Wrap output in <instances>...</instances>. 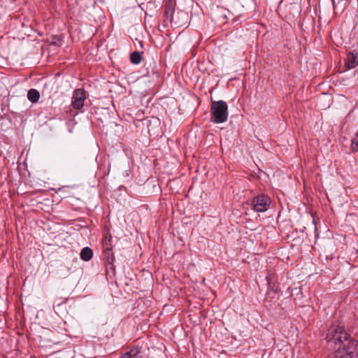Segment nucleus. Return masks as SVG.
<instances>
[{
    "mask_svg": "<svg viewBox=\"0 0 358 358\" xmlns=\"http://www.w3.org/2000/svg\"><path fill=\"white\" fill-rule=\"evenodd\" d=\"M325 339L331 348L337 350L336 358H355L357 356L358 341L351 337L343 327L331 326Z\"/></svg>",
    "mask_w": 358,
    "mask_h": 358,
    "instance_id": "obj_1",
    "label": "nucleus"
},
{
    "mask_svg": "<svg viewBox=\"0 0 358 358\" xmlns=\"http://www.w3.org/2000/svg\"><path fill=\"white\" fill-rule=\"evenodd\" d=\"M210 122L215 124H220L228 119V106L222 100L212 101L210 107Z\"/></svg>",
    "mask_w": 358,
    "mask_h": 358,
    "instance_id": "obj_2",
    "label": "nucleus"
},
{
    "mask_svg": "<svg viewBox=\"0 0 358 358\" xmlns=\"http://www.w3.org/2000/svg\"><path fill=\"white\" fill-rule=\"evenodd\" d=\"M271 198L264 194L255 196L252 200V210L257 213H264L270 208Z\"/></svg>",
    "mask_w": 358,
    "mask_h": 358,
    "instance_id": "obj_3",
    "label": "nucleus"
},
{
    "mask_svg": "<svg viewBox=\"0 0 358 358\" xmlns=\"http://www.w3.org/2000/svg\"><path fill=\"white\" fill-rule=\"evenodd\" d=\"M86 99L85 92L83 89H76L73 92L71 105L74 109H81Z\"/></svg>",
    "mask_w": 358,
    "mask_h": 358,
    "instance_id": "obj_4",
    "label": "nucleus"
},
{
    "mask_svg": "<svg viewBox=\"0 0 358 358\" xmlns=\"http://www.w3.org/2000/svg\"><path fill=\"white\" fill-rule=\"evenodd\" d=\"M175 6L171 0H168L164 5V16L166 19L171 22H173L175 24L181 26L182 23L175 19Z\"/></svg>",
    "mask_w": 358,
    "mask_h": 358,
    "instance_id": "obj_5",
    "label": "nucleus"
},
{
    "mask_svg": "<svg viewBox=\"0 0 358 358\" xmlns=\"http://www.w3.org/2000/svg\"><path fill=\"white\" fill-rule=\"evenodd\" d=\"M118 358H144L143 348L142 346H132L129 351H127Z\"/></svg>",
    "mask_w": 358,
    "mask_h": 358,
    "instance_id": "obj_6",
    "label": "nucleus"
},
{
    "mask_svg": "<svg viewBox=\"0 0 358 358\" xmlns=\"http://www.w3.org/2000/svg\"><path fill=\"white\" fill-rule=\"evenodd\" d=\"M266 281L267 285L268 287V290L266 293V298L271 296L272 294H277L279 290V285L278 284L275 283V278L274 275L273 274H268L266 275Z\"/></svg>",
    "mask_w": 358,
    "mask_h": 358,
    "instance_id": "obj_7",
    "label": "nucleus"
},
{
    "mask_svg": "<svg viewBox=\"0 0 358 358\" xmlns=\"http://www.w3.org/2000/svg\"><path fill=\"white\" fill-rule=\"evenodd\" d=\"M345 62L348 69L355 68L358 65V52L355 51L349 52L345 59Z\"/></svg>",
    "mask_w": 358,
    "mask_h": 358,
    "instance_id": "obj_8",
    "label": "nucleus"
},
{
    "mask_svg": "<svg viewBox=\"0 0 358 358\" xmlns=\"http://www.w3.org/2000/svg\"><path fill=\"white\" fill-rule=\"evenodd\" d=\"M80 256L81 259L85 262H88L92 259L93 256V251L90 248L85 247L82 249Z\"/></svg>",
    "mask_w": 358,
    "mask_h": 358,
    "instance_id": "obj_9",
    "label": "nucleus"
},
{
    "mask_svg": "<svg viewBox=\"0 0 358 358\" xmlns=\"http://www.w3.org/2000/svg\"><path fill=\"white\" fill-rule=\"evenodd\" d=\"M28 99L32 103H36L39 100L40 93L36 89H31L27 93Z\"/></svg>",
    "mask_w": 358,
    "mask_h": 358,
    "instance_id": "obj_10",
    "label": "nucleus"
},
{
    "mask_svg": "<svg viewBox=\"0 0 358 358\" xmlns=\"http://www.w3.org/2000/svg\"><path fill=\"white\" fill-rule=\"evenodd\" d=\"M104 255L106 263L108 264L113 266L115 260V257L113 252V248H104Z\"/></svg>",
    "mask_w": 358,
    "mask_h": 358,
    "instance_id": "obj_11",
    "label": "nucleus"
},
{
    "mask_svg": "<svg viewBox=\"0 0 358 358\" xmlns=\"http://www.w3.org/2000/svg\"><path fill=\"white\" fill-rule=\"evenodd\" d=\"M142 52L134 51L130 55V61L134 64H139L142 61Z\"/></svg>",
    "mask_w": 358,
    "mask_h": 358,
    "instance_id": "obj_12",
    "label": "nucleus"
},
{
    "mask_svg": "<svg viewBox=\"0 0 358 358\" xmlns=\"http://www.w3.org/2000/svg\"><path fill=\"white\" fill-rule=\"evenodd\" d=\"M112 238H113L110 234L106 235L103 242L104 248H112Z\"/></svg>",
    "mask_w": 358,
    "mask_h": 358,
    "instance_id": "obj_13",
    "label": "nucleus"
},
{
    "mask_svg": "<svg viewBox=\"0 0 358 358\" xmlns=\"http://www.w3.org/2000/svg\"><path fill=\"white\" fill-rule=\"evenodd\" d=\"M351 148L353 151H358V135L356 134L352 139Z\"/></svg>",
    "mask_w": 358,
    "mask_h": 358,
    "instance_id": "obj_14",
    "label": "nucleus"
},
{
    "mask_svg": "<svg viewBox=\"0 0 358 358\" xmlns=\"http://www.w3.org/2000/svg\"><path fill=\"white\" fill-rule=\"evenodd\" d=\"M68 301L67 298H65L64 299H62V298L56 299L54 302V306H59L62 303H66Z\"/></svg>",
    "mask_w": 358,
    "mask_h": 358,
    "instance_id": "obj_15",
    "label": "nucleus"
},
{
    "mask_svg": "<svg viewBox=\"0 0 358 358\" xmlns=\"http://www.w3.org/2000/svg\"><path fill=\"white\" fill-rule=\"evenodd\" d=\"M178 15H180L182 17L185 18V20H187V14L186 13H183V12H180V13H178Z\"/></svg>",
    "mask_w": 358,
    "mask_h": 358,
    "instance_id": "obj_16",
    "label": "nucleus"
},
{
    "mask_svg": "<svg viewBox=\"0 0 358 358\" xmlns=\"http://www.w3.org/2000/svg\"><path fill=\"white\" fill-rule=\"evenodd\" d=\"M69 186H64L59 189V191L62 192H66V189L69 188Z\"/></svg>",
    "mask_w": 358,
    "mask_h": 358,
    "instance_id": "obj_17",
    "label": "nucleus"
},
{
    "mask_svg": "<svg viewBox=\"0 0 358 358\" xmlns=\"http://www.w3.org/2000/svg\"><path fill=\"white\" fill-rule=\"evenodd\" d=\"M357 9H358V0H357Z\"/></svg>",
    "mask_w": 358,
    "mask_h": 358,
    "instance_id": "obj_18",
    "label": "nucleus"
},
{
    "mask_svg": "<svg viewBox=\"0 0 358 358\" xmlns=\"http://www.w3.org/2000/svg\"><path fill=\"white\" fill-rule=\"evenodd\" d=\"M357 134V135H358V130H357V134Z\"/></svg>",
    "mask_w": 358,
    "mask_h": 358,
    "instance_id": "obj_19",
    "label": "nucleus"
}]
</instances>
